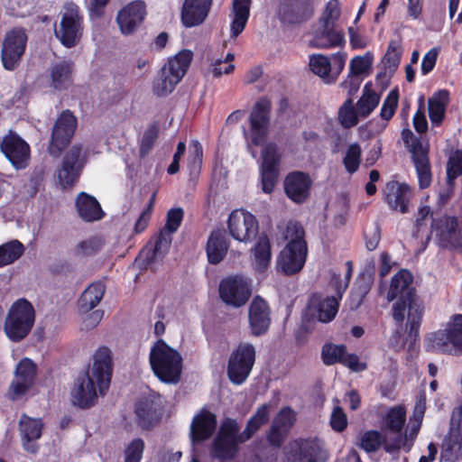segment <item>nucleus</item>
Here are the masks:
<instances>
[{
    "label": "nucleus",
    "mask_w": 462,
    "mask_h": 462,
    "mask_svg": "<svg viewBox=\"0 0 462 462\" xmlns=\"http://www.w3.org/2000/svg\"><path fill=\"white\" fill-rule=\"evenodd\" d=\"M426 410V395L424 393L417 396L412 416L407 427L406 410L402 406L391 408L383 418V432L384 433L383 448L388 453L400 449L409 452L416 439Z\"/></svg>",
    "instance_id": "f257e3e1"
},
{
    "label": "nucleus",
    "mask_w": 462,
    "mask_h": 462,
    "mask_svg": "<svg viewBox=\"0 0 462 462\" xmlns=\"http://www.w3.org/2000/svg\"><path fill=\"white\" fill-rule=\"evenodd\" d=\"M113 371L112 352L100 346L93 356V364L85 374L78 378L71 390V402L80 408L93 406L98 396H103L110 385Z\"/></svg>",
    "instance_id": "f03ea898"
},
{
    "label": "nucleus",
    "mask_w": 462,
    "mask_h": 462,
    "mask_svg": "<svg viewBox=\"0 0 462 462\" xmlns=\"http://www.w3.org/2000/svg\"><path fill=\"white\" fill-rule=\"evenodd\" d=\"M413 277L407 270H401L393 278L387 293L388 301L398 299L393 306V317L398 323L407 318L411 333L416 331L422 318V301L416 296L411 284Z\"/></svg>",
    "instance_id": "7ed1b4c3"
},
{
    "label": "nucleus",
    "mask_w": 462,
    "mask_h": 462,
    "mask_svg": "<svg viewBox=\"0 0 462 462\" xmlns=\"http://www.w3.org/2000/svg\"><path fill=\"white\" fill-rule=\"evenodd\" d=\"M281 232L288 243L278 256L277 266L285 274L291 275L303 268L307 259L308 248L304 240V230L299 223L290 221Z\"/></svg>",
    "instance_id": "20e7f679"
},
{
    "label": "nucleus",
    "mask_w": 462,
    "mask_h": 462,
    "mask_svg": "<svg viewBox=\"0 0 462 462\" xmlns=\"http://www.w3.org/2000/svg\"><path fill=\"white\" fill-rule=\"evenodd\" d=\"M428 351L451 356H462V314L453 315L439 329L427 335Z\"/></svg>",
    "instance_id": "39448f33"
},
{
    "label": "nucleus",
    "mask_w": 462,
    "mask_h": 462,
    "mask_svg": "<svg viewBox=\"0 0 462 462\" xmlns=\"http://www.w3.org/2000/svg\"><path fill=\"white\" fill-rule=\"evenodd\" d=\"M150 364L154 374L162 382L177 383L182 370V357L163 340H158L151 348Z\"/></svg>",
    "instance_id": "423d86ee"
},
{
    "label": "nucleus",
    "mask_w": 462,
    "mask_h": 462,
    "mask_svg": "<svg viewBox=\"0 0 462 462\" xmlns=\"http://www.w3.org/2000/svg\"><path fill=\"white\" fill-rule=\"evenodd\" d=\"M35 321V311L25 299L14 301L6 315L4 331L13 342H19L25 338L32 330Z\"/></svg>",
    "instance_id": "0eeeda50"
},
{
    "label": "nucleus",
    "mask_w": 462,
    "mask_h": 462,
    "mask_svg": "<svg viewBox=\"0 0 462 462\" xmlns=\"http://www.w3.org/2000/svg\"><path fill=\"white\" fill-rule=\"evenodd\" d=\"M240 427L236 420L227 418L222 421L217 437L210 446V455L220 462L229 461L236 457L238 445L246 440L240 439Z\"/></svg>",
    "instance_id": "6e6552de"
},
{
    "label": "nucleus",
    "mask_w": 462,
    "mask_h": 462,
    "mask_svg": "<svg viewBox=\"0 0 462 462\" xmlns=\"http://www.w3.org/2000/svg\"><path fill=\"white\" fill-rule=\"evenodd\" d=\"M271 104L267 99H260L254 105L250 115V130H245L247 149L254 158L255 147L263 144L269 134Z\"/></svg>",
    "instance_id": "1a4fd4ad"
},
{
    "label": "nucleus",
    "mask_w": 462,
    "mask_h": 462,
    "mask_svg": "<svg viewBox=\"0 0 462 462\" xmlns=\"http://www.w3.org/2000/svg\"><path fill=\"white\" fill-rule=\"evenodd\" d=\"M402 135L406 146L411 153L420 188L426 189L431 183V171L428 149L422 145L411 130H403Z\"/></svg>",
    "instance_id": "9d476101"
},
{
    "label": "nucleus",
    "mask_w": 462,
    "mask_h": 462,
    "mask_svg": "<svg viewBox=\"0 0 462 462\" xmlns=\"http://www.w3.org/2000/svg\"><path fill=\"white\" fill-rule=\"evenodd\" d=\"M218 292L226 305L238 308L245 304L251 296V283L245 276L230 275L220 282Z\"/></svg>",
    "instance_id": "9b49d317"
},
{
    "label": "nucleus",
    "mask_w": 462,
    "mask_h": 462,
    "mask_svg": "<svg viewBox=\"0 0 462 462\" xmlns=\"http://www.w3.org/2000/svg\"><path fill=\"white\" fill-rule=\"evenodd\" d=\"M255 359L254 347L250 344H240L230 356L227 375L235 384L243 383L249 376Z\"/></svg>",
    "instance_id": "f8f14e48"
},
{
    "label": "nucleus",
    "mask_w": 462,
    "mask_h": 462,
    "mask_svg": "<svg viewBox=\"0 0 462 462\" xmlns=\"http://www.w3.org/2000/svg\"><path fill=\"white\" fill-rule=\"evenodd\" d=\"M227 226L231 236L243 243H249L255 238L259 229L256 217L243 209L234 210L230 214Z\"/></svg>",
    "instance_id": "ddd939ff"
},
{
    "label": "nucleus",
    "mask_w": 462,
    "mask_h": 462,
    "mask_svg": "<svg viewBox=\"0 0 462 462\" xmlns=\"http://www.w3.org/2000/svg\"><path fill=\"white\" fill-rule=\"evenodd\" d=\"M86 155L87 151L80 144L73 145L66 153L57 172L59 182L63 188L70 187L78 180L86 162Z\"/></svg>",
    "instance_id": "4468645a"
},
{
    "label": "nucleus",
    "mask_w": 462,
    "mask_h": 462,
    "mask_svg": "<svg viewBox=\"0 0 462 462\" xmlns=\"http://www.w3.org/2000/svg\"><path fill=\"white\" fill-rule=\"evenodd\" d=\"M82 17L79 15V7L75 5H68L63 14L60 27L55 33L60 42L68 47L75 46L82 35Z\"/></svg>",
    "instance_id": "2eb2a0df"
},
{
    "label": "nucleus",
    "mask_w": 462,
    "mask_h": 462,
    "mask_svg": "<svg viewBox=\"0 0 462 462\" xmlns=\"http://www.w3.org/2000/svg\"><path fill=\"white\" fill-rule=\"evenodd\" d=\"M326 453L318 439H299L289 445L286 462H323Z\"/></svg>",
    "instance_id": "dca6fc26"
},
{
    "label": "nucleus",
    "mask_w": 462,
    "mask_h": 462,
    "mask_svg": "<svg viewBox=\"0 0 462 462\" xmlns=\"http://www.w3.org/2000/svg\"><path fill=\"white\" fill-rule=\"evenodd\" d=\"M77 126V119L69 111L66 110L58 117L51 134L49 152L53 156H59L61 151L69 144Z\"/></svg>",
    "instance_id": "f3484780"
},
{
    "label": "nucleus",
    "mask_w": 462,
    "mask_h": 462,
    "mask_svg": "<svg viewBox=\"0 0 462 462\" xmlns=\"http://www.w3.org/2000/svg\"><path fill=\"white\" fill-rule=\"evenodd\" d=\"M26 42L27 36L22 29H14L6 34L1 51L5 69L14 70L17 68L25 51Z\"/></svg>",
    "instance_id": "a211bd4d"
},
{
    "label": "nucleus",
    "mask_w": 462,
    "mask_h": 462,
    "mask_svg": "<svg viewBox=\"0 0 462 462\" xmlns=\"http://www.w3.org/2000/svg\"><path fill=\"white\" fill-rule=\"evenodd\" d=\"M37 374V366L30 358H23L16 365L14 378L9 388L13 400L20 399L33 385Z\"/></svg>",
    "instance_id": "6ab92c4d"
},
{
    "label": "nucleus",
    "mask_w": 462,
    "mask_h": 462,
    "mask_svg": "<svg viewBox=\"0 0 462 462\" xmlns=\"http://www.w3.org/2000/svg\"><path fill=\"white\" fill-rule=\"evenodd\" d=\"M1 151L16 169L26 167L30 159V147L20 136L10 133L1 143Z\"/></svg>",
    "instance_id": "aec40b11"
},
{
    "label": "nucleus",
    "mask_w": 462,
    "mask_h": 462,
    "mask_svg": "<svg viewBox=\"0 0 462 462\" xmlns=\"http://www.w3.org/2000/svg\"><path fill=\"white\" fill-rule=\"evenodd\" d=\"M146 15L145 5L142 1H134L121 9L116 23L125 35L134 33L142 24Z\"/></svg>",
    "instance_id": "412c9836"
},
{
    "label": "nucleus",
    "mask_w": 462,
    "mask_h": 462,
    "mask_svg": "<svg viewBox=\"0 0 462 462\" xmlns=\"http://www.w3.org/2000/svg\"><path fill=\"white\" fill-rule=\"evenodd\" d=\"M312 180L310 175L303 171H292L284 180V191L293 202H305L310 195Z\"/></svg>",
    "instance_id": "4be33fe9"
},
{
    "label": "nucleus",
    "mask_w": 462,
    "mask_h": 462,
    "mask_svg": "<svg viewBox=\"0 0 462 462\" xmlns=\"http://www.w3.org/2000/svg\"><path fill=\"white\" fill-rule=\"evenodd\" d=\"M384 198L387 205L393 210L405 214L412 199V191L409 185L399 181H389L384 188Z\"/></svg>",
    "instance_id": "5701e85b"
},
{
    "label": "nucleus",
    "mask_w": 462,
    "mask_h": 462,
    "mask_svg": "<svg viewBox=\"0 0 462 462\" xmlns=\"http://www.w3.org/2000/svg\"><path fill=\"white\" fill-rule=\"evenodd\" d=\"M213 0H184L181 8V23L187 28L199 26L205 22Z\"/></svg>",
    "instance_id": "b1692460"
},
{
    "label": "nucleus",
    "mask_w": 462,
    "mask_h": 462,
    "mask_svg": "<svg viewBox=\"0 0 462 462\" xmlns=\"http://www.w3.org/2000/svg\"><path fill=\"white\" fill-rule=\"evenodd\" d=\"M337 69H332L328 57L323 54H313L310 57V68L311 71L321 78L326 83L333 82L345 65V60L338 55L333 56Z\"/></svg>",
    "instance_id": "393cba45"
},
{
    "label": "nucleus",
    "mask_w": 462,
    "mask_h": 462,
    "mask_svg": "<svg viewBox=\"0 0 462 462\" xmlns=\"http://www.w3.org/2000/svg\"><path fill=\"white\" fill-rule=\"evenodd\" d=\"M217 428V418L207 409L194 415L190 423V438L193 443L209 439Z\"/></svg>",
    "instance_id": "a878e982"
},
{
    "label": "nucleus",
    "mask_w": 462,
    "mask_h": 462,
    "mask_svg": "<svg viewBox=\"0 0 462 462\" xmlns=\"http://www.w3.org/2000/svg\"><path fill=\"white\" fill-rule=\"evenodd\" d=\"M249 324L252 334L260 336L264 334L270 326V310L267 302L255 297L250 304L248 313Z\"/></svg>",
    "instance_id": "bb28decb"
},
{
    "label": "nucleus",
    "mask_w": 462,
    "mask_h": 462,
    "mask_svg": "<svg viewBox=\"0 0 462 462\" xmlns=\"http://www.w3.org/2000/svg\"><path fill=\"white\" fill-rule=\"evenodd\" d=\"M19 430L23 448L30 453H35L36 441L42 436V420L23 415L20 420Z\"/></svg>",
    "instance_id": "cd10ccee"
},
{
    "label": "nucleus",
    "mask_w": 462,
    "mask_h": 462,
    "mask_svg": "<svg viewBox=\"0 0 462 462\" xmlns=\"http://www.w3.org/2000/svg\"><path fill=\"white\" fill-rule=\"evenodd\" d=\"M310 314L319 321L327 323L331 321L338 310V300L335 297L320 299L312 297L310 302Z\"/></svg>",
    "instance_id": "c85d7f7f"
},
{
    "label": "nucleus",
    "mask_w": 462,
    "mask_h": 462,
    "mask_svg": "<svg viewBox=\"0 0 462 462\" xmlns=\"http://www.w3.org/2000/svg\"><path fill=\"white\" fill-rule=\"evenodd\" d=\"M160 410L161 404L157 401L148 398L139 401L135 408L138 424L143 429L154 426L160 420Z\"/></svg>",
    "instance_id": "c756f323"
},
{
    "label": "nucleus",
    "mask_w": 462,
    "mask_h": 462,
    "mask_svg": "<svg viewBox=\"0 0 462 462\" xmlns=\"http://www.w3.org/2000/svg\"><path fill=\"white\" fill-rule=\"evenodd\" d=\"M252 0H233L230 13V33L237 37L245 29L249 16Z\"/></svg>",
    "instance_id": "7c9ffc66"
},
{
    "label": "nucleus",
    "mask_w": 462,
    "mask_h": 462,
    "mask_svg": "<svg viewBox=\"0 0 462 462\" xmlns=\"http://www.w3.org/2000/svg\"><path fill=\"white\" fill-rule=\"evenodd\" d=\"M76 208L79 217L88 222L102 218L104 212L98 201L86 192H80L76 199Z\"/></svg>",
    "instance_id": "2f4dec72"
},
{
    "label": "nucleus",
    "mask_w": 462,
    "mask_h": 462,
    "mask_svg": "<svg viewBox=\"0 0 462 462\" xmlns=\"http://www.w3.org/2000/svg\"><path fill=\"white\" fill-rule=\"evenodd\" d=\"M344 34L335 27L320 26L315 31L311 45L319 49H331L343 45Z\"/></svg>",
    "instance_id": "473e14b6"
},
{
    "label": "nucleus",
    "mask_w": 462,
    "mask_h": 462,
    "mask_svg": "<svg viewBox=\"0 0 462 462\" xmlns=\"http://www.w3.org/2000/svg\"><path fill=\"white\" fill-rule=\"evenodd\" d=\"M229 244L226 236L222 230H215L208 237L207 244V255L212 264L220 263L226 256Z\"/></svg>",
    "instance_id": "72a5a7b5"
},
{
    "label": "nucleus",
    "mask_w": 462,
    "mask_h": 462,
    "mask_svg": "<svg viewBox=\"0 0 462 462\" xmlns=\"http://www.w3.org/2000/svg\"><path fill=\"white\" fill-rule=\"evenodd\" d=\"M106 287L101 282H93L85 289L79 300V314H87L94 310L103 299Z\"/></svg>",
    "instance_id": "f704fd0d"
},
{
    "label": "nucleus",
    "mask_w": 462,
    "mask_h": 462,
    "mask_svg": "<svg viewBox=\"0 0 462 462\" xmlns=\"http://www.w3.org/2000/svg\"><path fill=\"white\" fill-rule=\"evenodd\" d=\"M449 102V92L440 89L428 100L429 116L433 125H439L444 119L446 108Z\"/></svg>",
    "instance_id": "c9c22d12"
},
{
    "label": "nucleus",
    "mask_w": 462,
    "mask_h": 462,
    "mask_svg": "<svg viewBox=\"0 0 462 462\" xmlns=\"http://www.w3.org/2000/svg\"><path fill=\"white\" fill-rule=\"evenodd\" d=\"M180 80V72H172L170 68H162L159 77L153 81L152 92L157 97L168 96Z\"/></svg>",
    "instance_id": "e433bc0d"
},
{
    "label": "nucleus",
    "mask_w": 462,
    "mask_h": 462,
    "mask_svg": "<svg viewBox=\"0 0 462 462\" xmlns=\"http://www.w3.org/2000/svg\"><path fill=\"white\" fill-rule=\"evenodd\" d=\"M73 64L69 61H60L50 69L51 86L57 89H66L72 83Z\"/></svg>",
    "instance_id": "4c0bfd02"
},
{
    "label": "nucleus",
    "mask_w": 462,
    "mask_h": 462,
    "mask_svg": "<svg viewBox=\"0 0 462 462\" xmlns=\"http://www.w3.org/2000/svg\"><path fill=\"white\" fill-rule=\"evenodd\" d=\"M438 227L440 240L453 247L461 245L460 232L457 230V220L455 217H445L439 219Z\"/></svg>",
    "instance_id": "58836bf2"
},
{
    "label": "nucleus",
    "mask_w": 462,
    "mask_h": 462,
    "mask_svg": "<svg viewBox=\"0 0 462 462\" xmlns=\"http://www.w3.org/2000/svg\"><path fill=\"white\" fill-rule=\"evenodd\" d=\"M254 264L257 271H264L270 264L272 258L271 244L266 236H259L253 248Z\"/></svg>",
    "instance_id": "ea45409f"
},
{
    "label": "nucleus",
    "mask_w": 462,
    "mask_h": 462,
    "mask_svg": "<svg viewBox=\"0 0 462 462\" xmlns=\"http://www.w3.org/2000/svg\"><path fill=\"white\" fill-rule=\"evenodd\" d=\"M271 405L264 403L260 406L255 413L250 418L247 425L242 434V440H248L255 433L262 425L266 423L269 420Z\"/></svg>",
    "instance_id": "a19ab883"
},
{
    "label": "nucleus",
    "mask_w": 462,
    "mask_h": 462,
    "mask_svg": "<svg viewBox=\"0 0 462 462\" xmlns=\"http://www.w3.org/2000/svg\"><path fill=\"white\" fill-rule=\"evenodd\" d=\"M193 59V52L189 50H181L176 55L170 58L162 68L172 69V72H180V79L185 76L190 62Z\"/></svg>",
    "instance_id": "79ce46f5"
},
{
    "label": "nucleus",
    "mask_w": 462,
    "mask_h": 462,
    "mask_svg": "<svg viewBox=\"0 0 462 462\" xmlns=\"http://www.w3.org/2000/svg\"><path fill=\"white\" fill-rule=\"evenodd\" d=\"M402 55V45L400 40H393L388 45L386 53L383 58L385 69L393 73L400 65Z\"/></svg>",
    "instance_id": "37998d69"
},
{
    "label": "nucleus",
    "mask_w": 462,
    "mask_h": 462,
    "mask_svg": "<svg viewBox=\"0 0 462 462\" xmlns=\"http://www.w3.org/2000/svg\"><path fill=\"white\" fill-rule=\"evenodd\" d=\"M379 100V95L365 86L362 97L356 103V110L358 115L363 117L369 116L372 111L378 106Z\"/></svg>",
    "instance_id": "c03bdc74"
},
{
    "label": "nucleus",
    "mask_w": 462,
    "mask_h": 462,
    "mask_svg": "<svg viewBox=\"0 0 462 462\" xmlns=\"http://www.w3.org/2000/svg\"><path fill=\"white\" fill-rule=\"evenodd\" d=\"M24 252L23 245L18 240H13L0 245V253L5 265L19 259Z\"/></svg>",
    "instance_id": "a18cd8bd"
},
{
    "label": "nucleus",
    "mask_w": 462,
    "mask_h": 462,
    "mask_svg": "<svg viewBox=\"0 0 462 462\" xmlns=\"http://www.w3.org/2000/svg\"><path fill=\"white\" fill-rule=\"evenodd\" d=\"M361 147L356 143L347 147L343 158V164L349 174H353L358 170L361 162Z\"/></svg>",
    "instance_id": "49530a36"
},
{
    "label": "nucleus",
    "mask_w": 462,
    "mask_h": 462,
    "mask_svg": "<svg viewBox=\"0 0 462 462\" xmlns=\"http://www.w3.org/2000/svg\"><path fill=\"white\" fill-rule=\"evenodd\" d=\"M358 112L355 109L353 101L347 99L338 111V120L343 127L350 128L358 123Z\"/></svg>",
    "instance_id": "de8ad7c7"
},
{
    "label": "nucleus",
    "mask_w": 462,
    "mask_h": 462,
    "mask_svg": "<svg viewBox=\"0 0 462 462\" xmlns=\"http://www.w3.org/2000/svg\"><path fill=\"white\" fill-rule=\"evenodd\" d=\"M262 163L263 169H278L281 155L278 152V147L274 143H267L262 151Z\"/></svg>",
    "instance_id": "09e8293b"
},
{
    "label": "nucleus",
    "mask_w": 462,
    "mask_h": 462,
    "mask_svg": "<svg viewBox=\"0 0 462 462\" xmlns=\"http://www.w3.org/2000/svg\"><path fill=\"white\" fill-rule=\"evenodd\" d=\"M340 17V8L337 0H330L319 18V25L326 27H335L337 21Z\"/></svg>",
    "instance_id": "8fccbe9b"
},
{
    "label": "nucleus",
    "mask_w": 462,
    "mask_h": 462,
    "mask_svg": "<svg viewBox=\"0 0 462 462\" xmlns=\"http://www.w3.org/2000/svg\"><path fill=\"white\" fill-rule=\"evenodd\" d=\"M384 434L382 435L379 431L369 430L365 432L360 439V447L366 452H373L377 450L381 445L383 446Z\"/></svg>",
    "instance_id": "3c124183"
},
{
    "label": "nucleus",
    "mask_w": 462,
    "mask_h": 462,
    "mask_svg": "<svg viewBox=\"0 0 462 462\" xmlns=\"http://www.w3.org/2000/svg\"><path fill=\"white\" fill-rule=\"evenodd\" d=\"M345 354L346 347L342 345H326L322 349L323 362L328 365L342 363Z\"/></svg>",
    "instance_id": "603ef678"
},
{
    "label": "nucleus",
    "mask_w": 462,
    "mask_h": 462,
    "mask_svg": "<svg viewBox=\"0 0 462 462\" xmlns=\"http://www.w3.org/2000/svg\"><path fill=\"white\" fill-rule=\"evenodd\" d=\"M171 235L169 232L162 230L156 238L151 261L162 258L168 252L171 244Z\"/></svg>",
    "instance_id": "864d4df0"
},
{
    "label": "nucleus",
    "mask_w": 462,
    "mask_h": 462,
    "mask_svg": "<svg viewBox=\"0 0 462 462\" xmlns=\"http://www.w3.org/2000/svg\"><path fill=\"white\" fill-rule=\"evenodd\" d=\"M203 151L202 146L198 141H192L190 143V154L189 156L188 167L190 175H198L202 163Z\"/></svg>",
    "instance_id": "5fc2aeb1"
},
{
    "label": "nucleus",
    "mask_w": 462,
    "mask_h": 462,
    "mask_svg": "<svg viewBox=\"0 0 462 462\" xmlns=\"http://www.w3.org/2000/svg\"><path fill=\"white\" fill-rule=\"evenodd\" d=\"M399 101V93L397 89H393L389 92L386 98L384 99L382 107L380 116L381 118L384 121H389L393 116L394 115L396 108L398 106Z\"/></svg>",
    "instance_id": "6e6d98bb"
},
{
    "label": "nucleus",
    "mask_w": 462,
    "mask_h": 462,
    "mask_svg": "<svg viewBox=\"0 0 462 462\" xmlns=\"http://www.w3.org/2000/svg\"><path fill=\"white\" fill-rule=\"evenodd\" d=\"M374 57L371 52H366L363 56H356L350 61V72L355 76L365 74L370 69Z\"/></svg>",
    "instance_id": "4d7b16f0"
},
{
    "label": "nucleus",
    "mask_w": 462,
    "mask_h": 462,
    "mask_svg": "<svg viewBox=\"0 0 462 462\" xmlns=\"http://www.w3.org/2000/svg\"><path fill=\"white\" fill-rule=\"evenodd\" d=\"M144 449V442L141 439H133L125 450V462H140Z\"/></svg>",
    "instance_id": "13d9d810"
},
{
    "label": "nucleus",
    "mask_w": 462,
    "mask_h": 462,
    "mask_svg": "<svg viewBox=\"0 0 462 462\" xmlns=\"http://www.w3.org/2000/svg\"><path fill=\"white\" fill-rule=\"evenodd\" d=\"M447 174L449 180L462 175V151L457 150L449 157Z\"/></svg>",
    "instance_id": "bf43d9fd"
},
{
    "label": "nucleus",
    "mask_w": 462,
    "mask_h": 462,
    "mask_svg": "<svg viewBox=\"0 0 462 462\" xmlns=\"http://www.w3.org/2000/svg\"><path fill=\"white\" fill-rule=\"evenodd\" d=\"M295 419V413L291 409L283 408L276 415L273 423L275 424V427H280V429L287 431L294 423Z\"/></svg>",
    "instance_id": "052dcab7"
},
{
    "label": "nucleus",
    "mask_w": 462,
    "mask_h": 462,
    "mask_svg": "<svg viewBox=\"0 0 462 462\" xmlns=\"http://www.w3.org/2000/svg\"><path fill=\"white\" fill-rule=\"evenodd\" d=\"M234 69V64H227L220 58H211L208 73H211L215 78H219L224 74H230Z\"/></svg>",
    "instance_id": "680f3d73"
},
{
    "label": "nucleus",
    "mask_w": 462,
    "mask_h": 462,
    "mask_svg": "<svg viewBox=\"0 0 462 462\" xmlns=\"http://www.w3.org/2000/svg\"><path fill=\"white\" fill-rule=\"evenodd\" d=\"M261 176L262 190L266 194L272 193L277 181L278 169L261 168Z\"/></svg>",
    "instance_id": "e2e57ef3"
},
{
    "label": "nucleus",
    "mask_w": 462,
    "mask_h": 462,
    "mask_svg": "<svg viewBox=\"0 0 462 462\" xmlns=\"http://www.w3.org/2000/svg\"><path fill=\"white\" fill-rule=\"evenodd\" d=\"M182 218L183 210L181 208H171L167 214V222L162 230L173 234L180 227Z\"/></svg>",
    "instance_id": "0e129e2a"
},
{
    "label": "nucleus",
    "mask_w": 462,
    "mask_h": 462,
    "mask_svg": "<svg viewBox=\"0 0 462 462\" xmlns=\"http://www.w3.org/2000/svg\"><path fill=\"white\" fill-rule=\"evenodd\" d=\"M102 246V241L97 237H91L78 245L76 253L80 255H92Z\"/></svg>",
    "instance_id": "69168bd1"
},
{
    "label": "nucleus",
    "mask_w": 462,
    "mask_h": 462,
    "mask_svg": "<svg viewBox=\"0 0 462 462\" xmlns=\"http://www.w3.org/2000/svg\"><path fill=\"white\" fill-rule=\"evenodd\" d=\"M331 428L337 432L343 431L347 426V418L339 406H336L330 417Z\"/></svg>",
    "instance_id": "338daca9"
},
{
    "label": "nucleus",
    "mask_w": 462,
    "mask_h": 462,
    "mask_svg": "<svg viewBox=\"0 0 462 462\" xmlns=\"http://www.w3.org/2000/svg\"><path fill=\"white\" fill-rule=\"evenodd\" d=\"M462 433V408L456 407L452 411L450 418V434L454 438L460 437Z\"/></svg>",
    "instance_id": "774afa93"
}]
</instances>
